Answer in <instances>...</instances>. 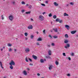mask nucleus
<instances>
[{
  "label": "nucleus",
  "instance_id": "1",
  "mask_svg": "<svg viewBox=\"0 0 78 78\" xmlns=\"http://www.w3.org/2000/svg\"><path fill=\"white\" fill-rule=\"evenodd\" d=\"M38 18L39 20H41V21H43L44 20V17L41 15H39Z\"/></svg>",
  "mask_w": 78,
  "mask_h": 78
},
{
  "label": "nucleus",
  "instance_id": "2",
  "mask_svg": "<svg viewBox=\"0 0 78 78\" xmlns=\"http://www.w3.org/2000/svg\"><path fill=\"white\" fill-rule=\"evenodd\" d=\"M9 65H16V63H15V62H14L13 60H11L10 62L9 63Z\"/></svg>",
  "mask_w": 78,
  "mask_h": 78
},
{
  "label": "nucleus",
  "instance_id": "3",
  "mask_svg": "<svg viewBox=\"0 0 78 78\" xmlns=\"http://www.w3.org/2000/svg\"><path fill=\"white\" fill-rule=\"evenodd\" d=\"M64 47L65 48H66V49L68 48H69L70 47V44H66Z\"/></svg>",
  "mask_w": 78,
  "mask_h": 78
},
{
  "label": "nucleus",
  "instance_id": "4",
  "mask_svg": "<svg viewBox=\"0 0 78 78\" xmlns=\"http://www.w3.org/2000/svg\"><path fill=\"white\" fill-rule=\"evenodd\" d=\"M9 20L11 21L12 20L14 19V18L13 17V16H12L11 15L9 16Z\"/></svg>",
  "mask_w": 78,
  "mask_h": 78
},
{
  "label": "nucleus",
  "instance_id": "5",
  "mask_svg": "<svg viewBox=\"0 0 78 78\" xmlns=\"http://www.w3.org/2000/svg\"><path fill=\"white\" fill-rule=\"evenodd\" d=\"M30 51V48H27L25 49V53H28Z\"/></svg>",
  "mask_w": 78,
  "mask_h": 78
},
{
  "label": "nucleus",
  "instance_id": "6",
  "mask_svg": "<svg viewBox=\"0 0 78 78\" xmlns=\"http://www.w3.org/2000/svg\"><path fill=\"white\" fill-rule=\"evenodd\" d=\"M53 67H53V65H51L49 66L48 69H49V70H51V69H53Z\"/></svg>",
  "mask_w": 78,
  "mask_h": 78
},
{
  "label": "nucleus",
  "instance_id": "7",
  "mask_svg": "<svg viewBox=\"0 0 78 78\" xmlns=\"http://www.w3.org/2000/svg\"><path fill=\"white\" fill-rule=\"evenodd\" d=\"M27 28L28 29H29V30L33 29V26H32L31 25H30Z\"/></svg>",
  "mask_w": 78,
  "mask_h": 78
},
{
  "label": "nucleus",
  "instance_id": "8",
  "mask_svg": "<svg viewBox=\"0 0 78 78\" xmlns=\"http://www.w3.org/2000/svg\"><path fill=\"white\" fill-rule=\"evenodd\" d=\"M32 57L35 60H36V59H37V57L36 55H32Z\"/></svg>",
  "mask_w": 78,
  "mask_h": 78
},
{
  "label": "nucleus",
  "instance_id": "9",
  "mask_svg": "<svg viewBox=\"0 0 78 78\" xmlns=\"http://www.w3.org/2000/svg\"><path fill=\"white\" fill-rule=\"evenodd\" d=\"M53 4L54 5H55V6H58V5H59V4L58 3L55 2H54Z\"/></svg>",
  "mask_w": 78,
  "mask_h": 78
},
{
  "label": "nucleus",
  "instance_id": "10",
  "mask_svg": "<svg viewBox=\"0 0 78 78\" xmlns=\"http://www.w3.org/2000/svg\"><path fill=\"white\" fill-rule=\"evenodd\" d=\"M23 73L24 75H27V71H26L24 70L23 72Z\"/></svg>",
  "mask_w": 78,
  "mask_h": 78
},
{
  "label": "nucleus",
  "instance_id": "11",
  "mask_svg": "<svg viewBox=\"0 0 78 78\" xmlns=\"http://www.w3.org/2000/svg\"><path fill=\"white\" fill-rule=\"evenodd\" d=\"M69 42V40L68 39L65 40L64 41V43L65 44H67Z\"/></svg>",
  "mask_w": 78,
  "mask_h": 78
},
{
  "label": "nucleus",
  "instance_id": "12",
  "mask_svg": "<svg viewBox=\"0 0 78 78\" xmlns=\"http://www.w3.org/2000/svg\"><path fill=\"white\" fill-rule=\"evenodd\" d=\"M40 62H41V63H44V60L43 59H41L40 60Z\"/></svg>",
  "mask_w": 78,
  "mask_h": 78
},
{
  "label": "nucleus",
  "instance_id": "13",
  "mask_svg": "<svg viewBox=\"0 0 78 78\" xmlns=\"http://www.w3.org/2000/svg\"><path fill=\"white\" fill-rule=\"evenodd\" d=\"M48 53L49 55H51V50H49L48 51Z\"/></svg>",
  "mask_w": 78,
  "mask_h": 78
},
{
  "label": "nucleus",
  "instance_id": "14",
  "mask_svg": "<svg viewBox=\"0 0 78 78\" xmlns=\"http://www.w3.org/2000/svg\"><path fill=\"white\" fill-rule=\"evenodd\" d=\"M65 27L67 28V30H69V26L67 25H66L65 26Z\"/></svg>",
  "mask_w": 78,
  "mask_h": 78
},
{
  "label": "nucleus",
  "instance_id": "15",
  "mask_svg": "<svg viewBox=\"0 0 78 78\" xmlns=\"http://www.w3.org/2000/svg\"><path fill=\"white\" fill-rule=\"evenodd\" d=\"M64 16H69V15L66 13H65L63 15Z\"/></svg>",
  "mask_w": 78,
  "mask_h": 78
},
{
  "label": "nucleus",
  "instance_id": "16",
  "mask_svg": "<svg viewBox=\"0 0 78 78\" xmlns=\"http://www.w3.org/2000/svg\"><path fill=\"white\" fill-rule=\"evenodd\" d=\"M75 33H76V31H71V34H75Z\"/></svg>",
  "mask_w": 78,
  "mask_h": 78
},
{
  "label": "nucleus",
  "instance_id": "17",
  "mask_svg": "<svg viewBox=\"0 0 78 78\" xmlns=\"http://www.w3.org/2000/svg\"><path fill=\"white\" fill-rule=\"evenodd\" d=\"M26 14H30L31 13V11L27 12H26Z\"/></svg>",
  "mask_w": 78,
  "mask_h": 78
},
{
  "label": "nucleus",
  "instance_id": "18",
  "mask_svg": "<svg viewBox=\"0 0 78 78\" xmlns=\"http://www.w3.org/2000/svg\"><path fill=\"white\" fill-rule=\"evenodd\" d=\"M42 41V38H39L37 40V41Z\"/></svg>",
  "mask_w": 78,
  "mask_h": 78
},
{
  "label": "nucleus",
  "instance_id": "19",
  "mask_svg": "<svg viewBox=\"0 0 78 78\" xmlns=\"http://www.w3.org/2000/svg\"><path fill=\"white\" fill-rule=\"evenodd\" d=\"M53 30L55 31V32H57L58 29L56 28H54L53 29Z\"/></svg>",
  "mask_w": 78,
  "mask_h": 78
},
{
  "label": "nucleus",
  "instance_id": "20",
  "mask_svg": "<svg viewBox=\"0 0 78 78\" xmlns=\"http://www.w3.org/2000/svg\"><path fill=\"white\" fill-rule=\"evenodd\" d=\"M69 4L70 5L73 6V5H74V3L71 2L69 3Z\"/></svg>",
  "mask_w": 78,
  "mask_h": 78
},
{
  "label": "nucleus",
  "instance_id": "21",
  "mask_svg": "<svg viewBox=\"0 0 78 78\" xmlns=\"http://www.w3.org/2000/svg\"><path fill=\"white\" fill-rule=\"evenodd\" d=\"M0 65H1V66L2 69H3V66H2V62H1V61H0Z\"/></svg>",
  "mask_w": 78,
  "mask_h": 78
},
{
  "label": "nucleus",
  "instance_id": "22",
  "mask_svg": "<svg viewBox=\"0 0 78 78\" xmlns=\"http://www.w3.org/2000/svg\"><path fill=\"white\" fill-rule=\"evenodd\" d=\"M65 37L66 38H68V37H69V36H68V34H66L65 35Z\"/></svg>",
  "mask_w": 78,
  "mask_h": 78
},
{
  "label": "nucleus",
  "instance_id": "23",
  "mask_svg": "<svg viewBox=\"0 0 78 78\" xmlns=\"http://www.w3.org/2000/svg\"><path fill=\"white\" fill-rule=\"evenodd\" d=\"M12 51V49L11 48H10L9 49V52H11V51Z\"/></svg>",
  "mask_w": 78,
  "mask_h": 78
},
{
  "label": "nucleus",
  "instance_id": "24",
  "mask_svg": "<svg viewBox=\"0 0 78 78\" xmlns=\"http://www.w3.org/2000/svg\"><path fill=\"white\" fill-rule=\"evenodd\" d=\"M55 64L57 66H58V64H59V62H58V61H56L55 62Z\"/></svg>",
  "mask_w": 78,
  "mask_h": 78
},
{
  "label": "nucleus",
  "instance_id": "25",
  "mask_svg": "<svg viewBox=\"0 0 78 78\" xmlns=\"http://www.w3.org/2000/svg\"><path fill=\"white\" fill-rule=\"evenodd\" d=\"M26 10L25 9H22L21 10V12H22V13H23V12H25Z\"/></svg>",
  "mask_w": 78,
  "mask_h": 78
},
{
  "label": "nucleus",
  "instance_id": "26",
  "mask_svg": "<svg viewBox=\"0 0 78 78\" xmlns=\"http://www.w3.org/2000/svg\"><path fill=\"white\" fill-rule=\"evenodd\" d=\"M28 8L29 9H31L32 8V5H30L28 7Z\"/></svg>",
  "mask_w": 78,
  "mask_h": 78
},
{
  "label": "nucleus",
  "instance_id": "27",
  "mask_svg": "<svg viewBox=\"0 0 78 78\" xmlns=\"http://www.w3.org/2000/svg\"><path fill=\"white\" fill-rule=\"evenodd\" d=\"M9 67L11 69H13V66H12V65H10V66Z\"/></svg>",
  "mask_w": 78,
  "mask_h": 78
},
{
  "label": "nucleus",
  "instance_id": "28",
  "mask_svg": "<svg viewBox=\"0 0 78 78\" xmlns=\"http://www.w3.org/2000/svg\"><path fill=\"white\" fill-rule=\"evenodd\" d=\"M25 60L26 62H28V58H27V57L26 58Z\"/></svg>",
  "mask_w": 78,
  "mask_h": 78
},
{
  "label": "nucleus",
  "instance_id": "29",
  "mask_svg": "<svg viewBox=\"0 0 78 78\" xmlns=\"http://www.w3.org/2000/svg\"><path fill=\"white\" fill-rule=\"evenodd\" d=\"M7 46H8V47H11V46H12V44H8Z\"/></svg>",
  "mask_w": 78,
  "mask_h": 78
},
{
  "label": "nucleus",
  "instance_id": "30",
  "mask_svg": "<svg viewBox=\"0 0 78 78\" xmlns=\"http://www.w3.org/2000/svg\"><path fill=\"white\" fill-rule=\"evenodd\" d=\"M21 4L22 5H25V2L23 1L21 2Z\"/></svg>",
  "mask_w": 78,
  "mask_h": 78
},
{
  "label": "nucleus",
  "instance_id": "31",
  "mask_svg": "<svg viewBox=\"0 0 78 78\" xmlns=\"http://www.w3.org/2000/svg\"><path fill=\"white\" fill-rule=\"evenodd\" d=\"M12 5H15V4H16V2L13 1L12 2Z\"/></svg>",
  "mask_w": 78,
  "mask_h": 78
},
{
  "label": "nucleus",
  "instance_id": "32",
  "mask_svg": "<svg viewBox=\"0 0 78 78\" xmlns=\"http://www.w3.org/2000/svg\"><path fill=\"white\" fill-rule=\"evenodd\" d=\"M47 46L48 48H50V45L48 44L47 45Z\"/></svg>",
  "mask_w": 78,
  "mask_h": 78
},
{
  "label": "nucleus",
  "instance_id": "33",
  "mask_svg": "<svg viewBox=\"0 0 78 78\" xmlns=\"http://www.w3.org/2000/svg\"><path fill=\"white\" fill-rule=\"evenodd\" d=\"M1 19L3 20L4 19V17H3V15H2L1 16Z\"/></svg>",
  "mask_w": 78,
  "mask_h": 78
},
{
  "label": "nucleus",
  "instance_id": "34",
  "mask_svg": "<svg viewBox=\"0 0 78 78\" xmlns=\"http://www.w3.org/2000/svg\"><path fill=\"white\" fill-rule=\"evenodd\" d=\"M53 38H54V39H56V38H57V37H58V36H53Z\"/></svg>",
  "mask_w": 78,
  "mask_h": 78
},
{
  "label": "nucleus",
  "instance_id": "35",
  "mask_svg": "<svg viewBox=\"0 0 78 78\" xmlns=\"http://www.w3.org/2000/svg\"><path fill=\"white\" fill-rule=\"evenodd\" d=\"M24 35L25 36H28V34H27V33H25Z\"/></svg>",
  "mask_w": 78,
  "mask_h": 78
},
{
  "label": "nucleus",
  "instance_id": "36",
  "mask_svg": "<svg viewBox=\"0 0 78 78\" xmlns=\"http://www.w3.org/2000/svg\"><path fill=\"white\" fill-rule=\"evenodd\" d=\"M56 22H59V18H57L56 20Z\"/></svg>",
  "mask_w": 78,
  "mask_h": 78
},
{
  "label": "nucleus",
  "instance_id": "37",
  "mask_svg": "<svg viewBox=\"0 0 78 78\" xmlns=\"http://www.w3.org/2000/svg\"><path fill=\"white\" fill-rule=\"evenodd\" d=\"M53 19H56V16L54 15L53 16Z\"/></svg>",
  "mask_w": 78,
  "mask_h": 78
},
{
  "label": "nucleus",
  "instance_id": "38",
  "mask_svg": "<svg viewBox=\"0 0 78 78\" xmlns=\"http://www.w3.org/2000/svg\"><path fill=\"white\" fill-rule=\"evenodd\" d=\"M74 55V53H72L71 54V56H73Z\"/></svg>",
  "mask_w": 78,
  "mask_h": 78
},
{
  "label": "nucleus",
  "instance_id": "39",
  "mask_svg": "<svg viewBox=\"0 0 78 78\" xmlns=\"http://www.w3.org/2000/svg\"><path fill=\"white\" fill-rule=\"evenodd\" d=\"M48 36L50 38V39H52V36L51 35H50Z\"/></svg>",
  "mask_w": 78,
  "mask_h": 78
},
{
  "label": "nucleus",
  "instance_id": "40",
  "mask_svg": "<svg viewBox=\"0 0 78 78\" xmlns=\"http://www.w3.org/2000/svg\"><path fill=\"white\" fill-rule=\"evenodd\" d=\"M41 5L43 6H45V5L44 4H41Z\"/></svg>",
  "mask_w": 78,
  "mask_h": 78
},
{
  "label": "nucleus",
  "instance_id": "41",
  "mask_svg": "<svg viewBox=\"0 0 78 78\" xmlns=\"http://www.w3.org/2000/svg\"><path fill=\"white\" fill-rule=\"evenodd\" d=\"M49 17H51V16H52V15H51V13H50L49 15Z\"/></svg>",
  "mask_w": 78,
  "mask_h": 78
},
{
  "label": "nucleus",
  "instance_id": "42",
  "mask_svg": "<svg viewBox=\"0 0 78 78\" xmlns=\"http://www.w3.org/2000/svg\"><path fill=\"white\" fill-rule=\"evenodd\" d=\"M51 45L52 46H55V44H54V43H52L51 44Z\"/></svg>",
  "mask_w": 78,
  "mask_h": 78
},
{
  "label": "nucleus",
  "instance_id": "43",
  "mask_svg": "<svg viewBox=\"0 0 78 78\" xmlns=\"http://www.w3.org/2000/svg\"><path fill=\"white\" fill-rule=\"evenodd\" d=\"M63 56H66V53H63Z\"/></svg>",
  "mask_w": 78,
  "mask_h": 78
},
{
  "label": "nucleus",
  "instance_id": "44",
  "mask_svg": "<svg viewBox=\"0 0 78 78\" xmlns=\"http://www.w3.org/2000/svg\"><path fill=\"white\" fill-rule=\"evenodd\" d=\"M28 59L29 60V61H30L31 62V61H32V60L31 59H30V58H28Z\"/></svg>",
  "mask_w": 78,
  "mask_h": 78
},
{
  "label": "nucleus",
  "instance_id": "45",
  "mask_svg": "<svg viewBox=\"0 0 78 78\" xmlns=\"http://www.w3.org/2000/svg\"><path fill=\"white\" fill-rule=\"evenodd\" d=\"M36 45H39V42H37L36 43Z\"/></svg>",
  "mask_w": 78,
  "mask_h": 78
},
{
  "label": "nucleus",
  "instance_id": "46",
  "mask_svg": "<svg viewBox=\"0 0 78 78\" xmlns=\"http://www.w3.org/2000/svg\"><path fill=\"white\" fill-rule=\"evenodd\" d=\"M27 70H28V71H29V70H30V69H29V68H27Z\"/></svg>",
  "mask_w": 78,
  "mask_h": 78
},
{
  "label": "nucleus",
  "instance_id": "47",
  "mask_svg": "<svg viewBox=\"0 0 78 78\" xmlns=\"http://www.w3.org/2000/svg\"><path fill=\"white\" fill-rule=\"evenodd\" d=\"M34 37V36H33V35L31 36L30 37L31 39H33V38Z\"/></svg>",
  "mask_w": 78,
  "mask_h": 78
},
{
  "label": "nucleus",
  "instance_id": "48",
  "mask_svg": "<svg viewBox=\"0 0 78 78\" xmlns=\"http://www.w3.org/2000/svg\"><path fill=\"white\" fill-rule=\"evenodd\" d=\"M68 58L69 61H70V60H71V58H70V57H68Z\"/></svg>",
  "mask_w": 78,
  "mask_h": 78
},
{
  "label": "nucleus",
  "instance_id": "49",
  "mask_svg": "<svg viewBox=\"0 0 78 78\" xmlns=\"http://www.w3.org/2000/svg\"><path fill=\"white\" fill-rule=\"evenodd\" d=\"M17 51V49H14V52H16Z\"/></svg>",
  "mask_w": 78,
  "mask_h": 78
},
{
  "label": "nucleus",
  "instance_id": "50",
  "mask_svg": "<svg viewBox=\"0 0 78 78\" xmlns=\"http://www.w3.org/2000/svg\"><path fill=\"white\" fill-rule=\"evenodd\" d=\"M30 66H33V63H30L29 64Z\"/></svg>",
  "mask_w": 78,
  "mask_h": 78
},
{
  "label": "nucleus",
  "instance_id": "51",
  "mask_svg": "<svg viewBox=\"0 0 78 78\" xmlns=\"http://www.w3.org/2000/svg\"><path fill=\"white\" fill-rule=\"evenodd\" d=\"M46 58H50V56H46Z\"/></svg>",
  "mask_w": 78,
  "mask_h": 78
},
{
  "label": "nucleus",
  "instance_id": "52",
  "mask_svg": "<svg viewBox=\"0 0 78 78\" xmlns=\"http://www.w3.org/2000/svg\"><path fill=\"white\" fill-rule=\"evenodd\" d=\"M45 30H44L43 31V33H44V34H45Z\"/></svg>",
  "mask_w": 78,
  "mask_h": 78
},
{
  "label": "nucleus",
  "instance_id": "53",
  "mask_svg": "<svg viewBox=\"0 0 78 78\" xmlns=\"http://www.w3.org/2000/svg\"><path fill=\"white\" fill-rule=\"evenodd\" d=\"M45 3H48V1H47L45 2Z\"/></svg>",
  "mask_w": 78,
  "mask_h": 78
},
{
  "label": "nucleus",
  "instance_id": "54",
  "mask_svg": "<svg viewBox=\"0 0 78 78\" xmlns=\"http://www.w3.org/2000/svg\"><path fill=\"white\" fill-rule=\"evenodd\" d=\"M59 23H61V22H62V20H60L59 21Z\"/></svg>",
  "mask_w": 78,
  "mask_h": 78
},
{
  "label": "nucleus",
  "instance_id": "55",
  "mask_svg": "<svg viewBox=\"0 0 78 78\" xmlns=\"http://www.w3.org/2000/svg\"><path fill=\"white\" fill-rule=\"evenodd\" d=\"M37 76H40V74H39V73H37Z\"/></svg>",
  "mask_w": 78,
  "mask_h": 78
},
{
  "label": "nucleus",
  "instance_id": "56",
  "mask_svg": "<svg viewBox=\"0 0 78 78\" xmlns=\"http://www.w3.org/2000/svg\"><path fill=\"white\" fill-rule=\"evenodd\" d=\"M45 14H46V13L45 12H44L42 13L43 15H44Z\"/></svg>",
  "mask_w": 78,
  "mask_h": 78
},
{
  "label": "nucleus",
  "instance_id": "57",
  "mask_svg": "<svg viewBox=\"0 0 78 78\" xmlns=\"http://www.w3.org/2000/svg\"><path fill=\"white\" fill-rule=\"evenodd\" d=\"M26 6H29V5H28V4H27L26 5Z\"/></svg>",
  "mask_w": 78,
  "mask_h": 78
},
{
  "label": "nucleus",
  "instance_id": "58",
  "mask_svg": "<svg viewBox=\"0 0 78 78\" xmlns=\"http://www.w3.org/2000/svg\"><path fill=\"white\" fill-rule=\"evenodd\" d=\"M3 48H2L1 49V51H3Z\"/></svg>",
  "mask_w": 78,
  "mask_h": 78
},
{
  "label": "nucleus",
  "instance_id": "59",
  "mask_svg": "<svg viewBox=\"0 0 78 78\" xmlns=\"http://www.w3.org/2000/svg\"><path fill=\"white\" fill-rule=\"evenodd\" d=\"M25 39H26V40H28V38L26 37L25 38Z\"/></svg>",
  "mask_w": 78,
  "mask_h": 78
},
{
  "label": "nucleus",
  "instance_id": "60",
  "mask_svg": "<svg viewBox=\"0 0 78 78\" xmlns=\"http://www.w3.org/2000/svg\"><path fill=\"white\" fill-rule=\"evenodd\" d=\"M31 20V21H33V19L31 18L30 19Z\"/></svg>",
  "mask_w": 78,
  "mask_h": 78
},
{
  "label": "nucleus",
  "instance_id": "61",
  "mask_svg": "<svg viewBox=\"0 0 78 78\" xmlns=\"http://www.w3.org/2000/svg\"><path fill=\"white\" fill-rule=\"evenodd\" d=\"M70 74H68V75H67V76H70Z\"/></svg>",
  "mask_w": 78,
  "mask_h": 78
},
{
  "label": "nucleus",
  "instance_id": "62",
  "mask_svg": "<svg viewBox=\"0 0 78 78\" xmlns=\"http://www.w3.org/2000/svg\"><path fill=\"white\" fill-rule=\"evenodd\" d=\"M7 54H8V56H9V55H10L8 53Z\"/></svg>",
  "mask_w": 78,
  "mask_h": 78
},
{
  "label": "nucleus",
  "instance_id": "63",
  "mask_svg": "<svg viewBox=\"0 0 78 78\" xmlns=\"http://www.w3.org/2000/svg\"><path fill=\"white\" fill-rule=\"evenodd\" d=\"M3 48H4V49H5V47H3Z\"/></svg>",
  "mask_w": 78,
  "mask_h": 78
},
{
  "label": "nucleus",
  "instance_id": "64",
  "mask_svg": "<svg viewBox=\"0 0 78 78\" xmlns=\"http://www.w3.org/2000/svg\"><path fill=\"white\" fill-rule=\"evenodd\" d=\"M76 37H78V35H76Z\"/></svg>",
  "mask_w": 78,
  "mask_h": 78
}]
</instances>
